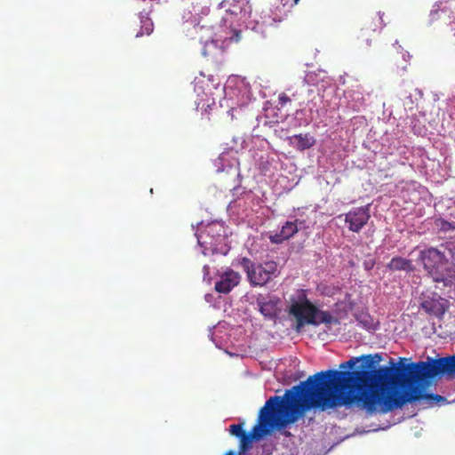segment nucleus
Instances as JSON below:
<instances>
[{"label": "nucleus", "mask_w": 455, "mask_h": 455, "mask_svg": "<svg viewBox=\"0 0 455 455\" xmlns=\"http://www.w3.org/2000/svg\"><path fill=\"white\" fill-rule=\"evenodd\" d=\"M391 364L374 371H328L335 408L355 403L371 415L386 414L414 401H424L433 406L434 394L426 393L422 385L437 376L455 375V355L400 365L391 362Z\"/></svg>", "instance_id": "obj_1"}, {"label": "nucleus", "mask_w": 455, "mask_h": 455, "mask_svg": "<svg viewBox=\"0 0 455 455\" xmlns=\"http://www.w3.org/2000/svg\"><path fill=\"white\" fill-rule=\"evenodd\" d=\"M287 401L281 396H271L259 410L257 423L250 432L243 430V423L229 427L231 435L239 438L240 449H250L252 443L270 435L275 429H283L296 422L306 411L312 409L324 411L335 409L336 402L327 371H319L292 387L285 394Z\"/></svg>", "instance_id": "obj_2"}, {"label": "nucleus", "mask_w": 455, "mask_h": 455, "mask_svg": "<svg viewBox=\"0 0 455 455\" xmlns=\"http://www.w3.org/2000/svg\"><path fill=\"white\" fill-rule=\"evenodd\" d=\"M289 314L296 318L298 328L305 324H331L338 321L328 312L318 309L307 297L305 290H298L290 298Z\"/></svg>", "instance_id": "obj_3"}, {"label": "nucleus", "mask_w": 455, "mask_h": 455, "mask_svg": "<svg viewBox=\"0 0 455 455\" xmlns=\"http://www.w3.org/2000/svg\"><path fill=\"white\" fill-rule=\"evenodd\" d=\"M419 259L435 282H445L452 277V270L447 265L443 250L428 248L421 251Z\"/></svg>", "instance_id": "obj_4"}, {"label": "nucleus", "mask_w": 455, "mask_h": 455, "mask_svg": "<svg viewBox=\"0 0 455 455\" xmlns=\"http://www.w3.org/2000/svg\"><path fill=\"white\" fill-rule=\"evenodd\" d=\"M241 265L245 270L251 283L255 286L266 284L277 272V265L275 261L254 264L250 259L243 258Z\"/></svg>", "instance_id": "obj_5"}, {"label": "nucleus", "mask_w": 455, "mask_h": 455, "mask_svg": "<svg viewBox=\"0 0 455 455\" xmlns=\"http://www.w3.org/2000/svg\"><path fill=\"white\" fill-rule=\"evenodd\" d=\"M216 38H212L211 41H206L204 44L203 54L205 57L213 56L218 52H222V46L219 47L218 43L222 44L228 41L229 43H237L241 38V31L236 29L226 28L225 35H219L217 32L214 33Z\"/></svg>", "instance_id": "obj_6"}, {"label": "nucleus", "mask_w": 455, "mask_h": 455, "mask_svg": "<svg viewBox=\"0 0 455 455\" xmlns=\"http://www.w3.org/2000/svg\"><path fill=\"white\" fill-rule=\"evenodd\" d=\"M371 218L368 206L356 207L345 214V222L350 231L359 233Z\"/></svg>", "instance_id": "obj_7"}, {"label": "nucleus", "mask_w": 455, "mask_h": 455, "mask_svg": "<svg viewBox=\"0 0 455 455\" xmlns=\"http://www.w3.org/2000/svg\"><path fill=\"white\" fill-rule=\"evenodd\" d=\"M241 275L233 269H228L220 275L215 283V291L219 293H228L240 283Z\"/></svg>", "instance_id": "obj_8"}, {"label": "nucleus", "mask_w": 455, "mask_h": 455, "mask_svg": "<svg viewBox=\"0 0 455 455\" xmlns=\"http://www.w3.org/2000/svg\"><path fill=\"white\" fill-rule=\"evenodd\" d=\"M298 222L299 220H295L294 221H286L282 226L280 232L269 235L268 238L270 242L272 243L279 244L292 237L299 231Z\"/></svg>", "instance_id": "obj_9"}, {"label": "nucleus", "mask_w": 455, "mask_h": 455, "mask_svg": "<svg viewBox=\"0 0 455 455\" xmlns=\"http://www.w3.org/2000/svg\"><path fill=\"white\" fill-rule=\"evenodd\" d=\"M258 306L259 307L260 313L269 318L274 319L277 315L278 312V304L280 303V299L276 297L270 298L268 300H266L264 298L257 299Z\"/></svg>", "instance_id": "obj_10"}, {"label": "nucleus", "mask_w": 455, "mask_h": 455, "mask_svg": "<svg viewBox=\"0 0 455 455\" xmlns=\"http://www.w3.org/2000/svg\"><path fill=\"white\" fill-rule=\"evenodd\" d=\"M359 361L362 362L361 365H360V368L361 370H356L355 371H371L370 370H367L368 368H371L374 365V363H376V361L374 360V357L371 355H362L360 357H353L351 358L350 360L345 362V363H342L340 365H339V368H353L355 366V364L356 363H358ZM329 370H327L326 371H328ZM337 371H339L338 370H336ZM375 370H373L372 371H374ZM349 372H353L354 371H348Z\"/></svg>", "instance_id": "obj_11"}, {"label": "nucleus", "mask_w": 455, "mask_h": 455, "mask_svg": "<svg viewBox=\"0 0 455 455\" xmlns=\"http://www.w3.org/2000/svg\"><path fill=\"white\" fill-rule=\"evenodd\" d=\"M289 140L290 144L292 145L299 151H304L306 149H308L312 148L315 143V140L314 139V137L309 135L308 133L295 134L290 137Z\"/></svg>", "instance_id": "obj_12"}, {"label": "nucleus", "mask_w": 455, "mask_h": 455, "mask_svg": "<svg viewBox=\"0 0 455 455\" xmlns=\"http://www.w3.org/2000/svg\"><path fill=\"white\" fill-rule=\"evenodd\" d=\"M387 268L391 271H413L414 267L411 259L402 257H394L387 264Z\"/></svg>", "instance_id": "obj_13"}, {"label": "nucleus", "mask_w": 455, "mask_h": 455, "mask_svg": "<svg viewBox=\"0 0 455 455\" xmlns=\"http://www.w3.org/2000/svg\"><path fill=\"white\" fill-rule=\"evenodd\" d=\"M443 255L447 265L451 267L452 275L455 273V242H449L443 246Z\"/></svg>", "instance_id": "obj_14"}, {"label": "nucleus", "mask_w": 455, "mask_h": 455, "mask_svg": "<svg viewBox=\"0 0 455 455\" xmlns=\"http://www.w3.org/2000/svg\"><path fill=\"white\" fill-rule=\"evenodd\" d=\"M246 8H250L249 3L246 0H236L230 4V7L228 8L226 12L234 15H238L242 14V12H246Z\"/></svg>", "instance_id": "obj_15"}, {"label": "nucleus", "mask_w": 455, "mask_h": 455, "mask_svg": "<svg viewBox=\"0 0 455 455\" xmlns=\"http://www.w3.org/2000/svg\"><path fill=\"white\" fill-rule=\"evenodd\" d=\"M299 0H280V4L283 14L289 12Z\"/></svg>", "instance_id": "obj_16"}, {"label": "nucleus", "mask_w": 455, "mask_h": 455, "mask_svg": "<svg viewBox=\"0 0 455 455\" xmlns=\"http://www.w3.org/2000/svg\"><path fill=\"white\" fill-rule=\"evenodd\" d=\"M289 102H291V99L285 92H282L279 94L278 104L281 108H283Z\"/></svg>", "instance_id": "obj_17"}, {"label": "nucleus", "mask_w": 455, "mask_h": 455, "mask_svg": "<svg viewBox=\"0 0 455 455\" xmlns=\"http://www.w3.org/2000/svg\"><path fill=\"white\" fill-rule=\"evenodd\" d=\"M143 23V27H145V31L147 35H150L153 31V23L150 21L149 19H146L145 20L141 21Z\"/></svg>", "instance_id": "obj_18"}, {"label": "nucleus", "mask_w": 455, "mask_h": 455, "mask_svg": "<svg viewBox=\"0 0 455 455\" xmlns=\"http://www.w3.org/2000/svg\"><path fill=\"white\" fill-rule=\"evenodd\" d=\"M441 228L443 230H450V229H455V226H453L451 222L443 220L441 223Z\"/></svg>", "instance_id": "obj_19"}, {"label": "nucleus", "mask_w": 455, "mask_h": 455, "mask_svg": "<svg viewBox=\"0 0 455 455\" xmlns=\"http://www.w3.org/2000/svg\"><path fill=\"white\" fill-rule=\"evenodd\" d=\"M359 322H360V323L363 324V326L364 328H366L367 330L371 329L372 324H371V321L369 319V317H366V316H365V319H364V320H360Z\"/></svg>", "instance_id": "obj_20"}, {"label": "nucleus", "mask_w": 455, "mask_h": 455, "mask_svg": "<svg viewBox=\"0 0 455 455\" xmlns=\"http://www.w3.org/2000/svg\"><path fill=\"white\" fill-rule=\"evenodd\" d=\"M434 397H435V404H441V403H444L446 402V398L440 395L434 394Z\"/></svg>", "instance_id": "obj_21"}, {"label": "nucleus", "mask_w": 455, "mask_h": 455, "mask_svg": "<svg viewBox=\"0 0 455 455\" xmlns=\"http://www.w3.org/2000/svg\"><path fill=\"white\" fill-rule=\"evenodd\" d=\"M422 307H423V308H425V309H426V311H427V312L432 311V309H431L430 307H427V302H423V303H422Z\"/></svg>", "instance_id": "obj_22"}, {"label": "nucleus", "mask_w": 455, "mask_h": 455, "mask_svg": "<svg viewBox=\"0 0 455 455\" xmlns=\"http://www.w3.org/2000/svg\"><path fill=\"white\" fill-rule=\"evenodd\" d=\"M228 4V2L224 0V1L221 2V6L222 7H227Z\"/></svg>", "instance_id": "obj_23"}, {"label": "nucleus", "mask_w": 455, "mask_h": 455, "mask_svg": "<svg viewBox=\"0 0 455 455\" xmlns=\"http://www.w3.org/2000/svg\"><path fill=\"white\" fill-rule=\"evenodd\" d=\"M225 455H236L234 451H229Z\"/></svg>", "instance_id": "obj_24"}, {"label": "nucleus", "mask_w": 455, "mask_h": 455, "mask_svg": "<svg viewBox=\"0 0 455 455\" xmlns=\"http://www.w3.org/2000/svg\"><path fill=\"white\" fill-rule=\"evenodd\" d=\"M142 35H143V32H138V33L136 34V37H139V36H142Z\"/></svg>", "instance_id": "obj_25"}, {"label": "nucleus", "mask_w": 455, "mask_h": 455, "mask_svg": "<svg viewBox=\"0 0 455 455\" xmlns=\"http://www.w3.org/2000/svg\"><path fill=\"white\" fill-rule=\"evenodd\" d=\"M366 42H367V44H368V45H371V42H370V40H369V39H366Z\"/></svg>", "instance_id": "obj_26"}]
</instances>
